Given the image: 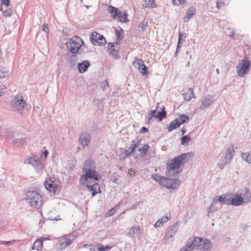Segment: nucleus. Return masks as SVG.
Wrapping results in <instances>:
<instances>
[{"mask_svg": "<svg viewBox=\"0 0 251 251\" xmlns=\"http://www.w3.org/2000/svg\"><path fill=\"white\" fill-rule=\"evenodd\" d=\"M82 171L84 180L82 178L80 179L82 185L85 184V182L89 183L91 181H98L100 178V174L96 171V163L91 160H88L84 162Z\"/></svg>", "mask_w": 251, "mask_h": 251, "instance_id": "obj_1", "label": "nucleus"}, {"mask_svg": "<svg viewBox=\"0 0 251 251\" xmlns=\"http://www.w3.org/2000/svg\"><path fill=\"white\" fill-rule=\"evenodd\" d=\"M191 156V153L187 152L174 158L172 162L167 166V175L169 176H177L180 173L178 170L180 167L186 163Z\"/></svg>", "mask_w": 251, "mask_h": 251, "instance_id": "obj_2", "label": "nucleus"}, {"mask_svg": "<svg viewBox=\"0 0 251 251\" xmlns=\"http://www.w3.org/2000/svg\"><path fill=\"white\" fill-rule=\"evenodd\" d=\"M211 247L212 244L208 239H202L198 237H194L193 239H190L186 244V247L188 249L196 248L202 251H208L211 249Z\"/></svg>", "mask_w": 251, "mask_h": 251, "instance_id": "obj_3", "label": "nucleus"}, {"mask_svg": "<svg viewBox=\"0 0 251 251\" xmlns=\"http://www.w3.org/2000/svg\"><path fill=\"white\" fill-rule=\"evenodd\" d=\"M25 200L34 208H40L43 203L42 197L35 191H28L25 194Z\"/></svg>", "mask_w": 251, "mask_h": 251, "instance_id": "obj_4", "label": "nucleus"}, {"mask_svg": "<svg viewBox=\"0 0 251 251\" xmlns=\"http://www.w3.org/2000/svg\"><path fill=\"white\" fill-rule=\"evenodd\" d=\"M82 45H84L82 40L76 36L69 39L67 44L68 49L73 54L80 53V52L83 50Z\"/></svg>", "mask_w": 251, "mask_h": 251, "instance_id": "obj_5", "label": "nucleus"}, {"mask_svg": "<svg viewBox=\"0 0 251 251\" xmlns=\"http://www.w3.org/2000/svg\"><path fill=\"white\" fill-rule=\"evenodd\" d=\"M251 66V64L249 60L246 59L242 60L236 67L238 75L240 77L244 76L250 70Z\"/></svg>", "mask_w": 251, "mask_h": 251, "instance_id": "obj_6", "label": "nucleus"}, {"mask_svg": "<svg viewBox=\"0 0 251 251\" xmlns=\"http://www.w3.org/2000/svg\"><path fill=\"white\" fill-rule=\"evenodd\" d=\"M90 41L92 44L95 46L103 45L106 43V40L104 36L97 32L92 33L90 37Z\"/></svg>", "mask_w": 251, "mask_h": 251, "instance_id": "obj_7", "label": "nucleus"}, {"mask_svg": "<svg viewBox=\"0 0 251 251\" xmlns=\"http://www.w3.org/2000/svg\"><path fill=\"white\" fill-rule=\"evenodd\" d=\"M214 97L210 95H206L202 97L200 101L201 104L199 108L202 111H205L214 101Z\"/></svg>", "mask_w": 251, "mask_h": 251, "instance_id": "obj_8", "label": "nucleus"}, {"mask_svg": "<svg viewBox=\"0 0 251 251\" xmlns=\"http://www.w3.org/2000/svg\"><path fill=\"white\" fill-rule=\"evenodd\" d=\"M180 181L177 178H169L165 177L162 186L168 189H176L179 186Z\"/></svg>", "mask_w": 251, "mask_h": 251, "instance_id": "obj_9", "label": "nucleus"}, {"mask_svg": "<svg viewBox=\"0 0 251 251\" xmlns=\"http://www.w3.org/2000/svg\"><path fill=\"white\" fill-rule=\"evenodd\" d=\"M12 105L18 110L24 109L25 102L23 96H16L11 102Z\"/></svg>", "mask_w": 251, "mask_h": 251, "instance_id": "obj_10", "label": "nucleus"}, {"mask_svg": "<svg viewBox=\"0 0 251 251\" xmlns=\"http://www.w3.org/2000/svg\"><path fill=\"white\" fill-rule=\"evenodd\" d=\"M132 64L135 67L138 68L139 71L143 75L148 74L147 67L144 64V61L142 59L135 58Z\"/></svg>", "mask_w": 251, "mask_h": 251, "instance_id": "obj_11", "label": "nucleus"}, {"mask_svg": "<svg viewBox=\"0 0 251 251\" xmlns=\"http://www.w3.org/2000/svg\"><path fill=\"white\" fill-rule=\"evenodd\" d=\"M25 163H27L32 165V166L36 169L37 172L41 171L43 169V164L41 161L39 160L34 157L33 158L30 157L25 161Z\"/></svg>", "mask_w": 251, "mask_h": 251, "instance_id": "obj_12", "label": "nucleus"}, {"mask_svg": "<svg viewBox=\"0 0 251 251\" xmlns=\"http://www.w3.org/2000/svg\"><path fill=\"white\" fill-rule=\"evenodd\" d=\"M91 140L90 134L87 132H83L79 135L78 142L83 148H85L89 145Z\"/></svg>", "mask_w": 251, "mask_h": 251, "instance_id": "obj_13", "label": "nucleus"}, {"mask_svg": "<svg viewBox=\"0 0 251 251\" xmlns=\"http://www.w3.org/2000/svg\"><path fill=\"white\" fill-rule=\"evenodd\" d=\"M54 178H47L45 182L46 189L50 193H55L57 185L54 183Z\"/></svg>", "mask_w": 251, "mask_h": 251, "instance_id": "obj_14", "label": "nucleus"}, {"mask_svg": "<svg viewBox=\"0 0 251 251\" xmlns=\"http://www.w3.org/2000/svg\"><path fill=\"white\" fill-rule=\"evenodd\" d=\"M72 243V240L69 238L68 236L66 235L64 237H61L58 240L59 248L61 250H64L71 245Z\"/></svg>", "mask_w": 251, "mask_h": 251, "instance_id": "obj_15", "label": "nucleus"}, {"mask_svg": "<svg viewBox=\"0 0 251 251\" xmlns=\"http://www.w3.org/2000/svg\"><path fill=\"white\" fill-rule=\"evenodd\" d=\"M93 184H90L89 182L87 184L86 186L88 190L91 193L92 196H95L97 194L100 193L101 190L99 184L96 181H93Z\"/></svg>", "mask_w": 251, "mask_h": 251, "instance_id": "obj_16", "label": "nucleus"}, {"mask_svg": "<svg viewBox=\"0 0 251 251\" xmlns=\"http://www.w3.org/2000/svg\"><path fill=\"white\" fill-rule=\"evenodd\" d=\"M119 44L115 45L114 43H109L108 44V49L111 55L114 57L116 59H118L119 55L118 54V52L120 49L118 46Z\"/></svg>", "mask_w": 251, "mask_h": 251, "instance_id": "obj_17", "label": "nucleus"}, {"mask_svg": "<svg viewBox=\"0 0 251 251\" xmlns=\"http://www.w3.org/2000/svg\"><path fill=\"white\" fill-rule=\"evenodd\" d=\"M234 152L233 146L231 145L227 149L226 151L223 158L226 161V163H229L233 158Z\"/></svg>", "mask_w": 251, "mask_h": 251, "instance_id": "obj_18", "label": "nucleus"}, {"mask_svg": "<svg viewBox=\"0 0 251 251\" xmlns=\"http://www.w3.org/2000/svg\"><path fill=\"white\" fill-rule=\"evenodd\" d=\"M244 202L243 198L239 195H234L231 198V205L234 206L241 205Z\"/></svg>", "mask_w": 251, "mask_h": 251, "instance_id": "obj_19", "label": "nucleus"}, {"mask_svg": "<svg viewBox=\"0 0 251 251\" xmlns=\"http://www.w3.org/2000/svg\"><path fill=\"white\" fill-rule=\"evenodd\" d=\"M90 65V64L88 60H84L82 62L78 63L77 68L79 72L80 73H83L85 72Z\"/></svg>", "mask_w": 251, "mask_h": 251, "instance_id": "obj_20", "label": "nucleus"}, {"mask_svg": "<svg viewBox=\"0 0 251 251\" xmlns=\"http://www.w3.org/2000/svg\"><path fill=\"white\" fill-rule=\"evenodd\" d=\"M128 234L132 237L139 238L140 236V227L133 226L129 229Z\"/></svg>", "mask_w": 251, "mask_h": 251, "instance_id": "obj_21", "label": "nucleus"}, {"mask_svg": "<svg viewBox=\"0 0 251 251\" xmlns=\"http://www.w3.org/2000/svg\"><path fill=\"white\" fill-rule=\"evenodd\" d=\"M108 11L114 19H117L118 15H120L121 11L118 8L111 5L108 7Z\"/></svg>", "mask_w": 251, "mask_h": 251, "instance_id": "obj_22", "label": "nucleus"}, {"mask_svg": "<svg viewBox=\"0 0 251 251\" xmlns=\"http://www.w3.org/2000/svg\"><path fill=\"white\" fill-rule=\"evenodd\" d=\"M196 13V8L192 6L190 7L185 15L184 17V22H187L190 19V18L195 14Z\"/></svg>", "mask_w": 251, "mask_h": 251, "instance_id": "obj_23", "label": "nucleus"}, {"mask_svg": "<svg viewBox=\"0 0 251 251\" xmlns=\"http://www.w3.org/2000/svg\"><path fill=\"white\" fill-rule=\"evenodd\" d=\"M183 96L184 100L186 101H190L192 98H196L194 90L192 88H189L186 92L183 94Z\"/></svg>", "mask_w": 251, "mask_h": 251, "instance_id": "obj_24", "label": "nucleus"}, {"mask_svg": "<svg viewBox=\"0 0 251 251\" xmlns=\"http://www.w3.org/2000/svg\"><path fill=\"white\" fill-rule=\"evenodd\" d=\"M180 126V124H178L177 120H174L172 121L169 125H167V128L169 132H171L173 130L177 128Z\"/></svg>", "mask_w": 251, "mask_h": 251, "instance_id": "obj_25", "label": "nucleus"}, {"mask_svg": "<svg viewBox=\"0 0 251 251\" xmlns=\"http://www.w3.org/2000/svg\"><path fill=\"white\" fill-rule=\"evenodd\" d=\"M166 116L167 113L165 110V107L163 106L161 108V110L157 112L156 116V119H157L159 122H161L166 117Z\"/></svg>", "mask_w": 251, "mask_h": 251, "instance_id": "obj_26", "label": "nucleus"}, {"mask_svg": "<svg viewBox=\"0 0 251 251\" xmlns=\"http://www.w3.org/2000/svg\"><path fill=\"white\" fill-rule=\"evenodd\" d=\"M175 120H177L178 124L180 126L187 122L189 121V117L187 115L185 114H180L178 117Z\"/></svg>", "mask_w": 251, "mask_h": 251, "instance_id": "obj_27", "label": "nucleus"}, {"mask_svg": "<svg viewBox=\"0 0 251 251\" xmlns=\"http://www.w3.org/2000/svg\"><path fill=\"white\" fill-rule=\"evenodd\" d=\"M127 14L126 11L122 13L120 12V15H118L117 19L118 22H123V23H127L128 22L127 20Z\"/></svg>", "mask_w": 251, "mask_h": 251, "instance_id": "obj_28", "label": "nucleus"}, {"mask_svg": "<svg viewBox=\"0 0 251 251\" xmlns=\"http://www.w3.org/2000/svg\"><path fill=\"white\" fill-rule=\"evenodd\" d=\"M143 6L145 7H148L150 6L152 8L156 7L154 0H145L144 3H143Z\"/></svg>", "mask_w": 251, "mask_h": 251, "instance_id": "obj_29", "label": "nucleus"}, {"mask_svg": "<svg viewBox=\"0 0 251 251\" xmlns=\"http://www.w3.org/2000/svg\"><path fill=\"white\" fill-rule=\"evenodd\" d=\"M242 158L249 164H251V155L249 153L243 152L241 153Z\"/></svg>", "mask_w": 251, "mask_h": 251, "instance_id": "obj_30", "label": "nucleus"}, {"mask_svg": "<svg viewBox=\"0 0 251 251\" xmlns=\"http://www.w3.org/2000/svg\"><path fill=\"white\" fill-rule=\"evenodd\" d=\"M216 201L215 200H214L212 202V203H211V204L210 205V206L208 208V216H209L210 214L211 213H213V212H216L218 208L215 205V203H216Z\"/></svg>", "mask_w": 251, "mask_h": 251, "instance_id": "obj_31", "label": "nucleus"}, {"mask_svg": "<svg viewBox=\"0 0 251 251\" xmlns=\"http://www.w3.org/2000/svg\"><path fill=\"white\" fill-rule=\"evenodd\" d=\"M25 143V140L23 138L15 139L13 141V144L17 147H21L23 146Z\"/></svg>", "mask_w": 251, "mask_h": 251, "instance_id": "obj_32", "label": "nucleus"}, {"mask_svg": "<svg viewBox=\"0 0 251 251\" xmlns=\"http://www.w3.org/2000/svg\"><path fill=\"white\" fill-rule=\"evenodd\" d=\"M191 140V137L189 136H183L181 138V144L183 146L187 145Z\"/></svg>", "mask_w": 251, "mask_h": 251, "instance_id": "obj_33", "label": "nucleus"}, {"mask_svg": "<svg viewBox=\"0 0 251 251\" xmlns=\"http://www.w3.org/2000/svg\"><path fill=\"white\" fill-rule=\"evenodd\" d=\"M121 32H123V30L121 28H120V29H116V36L117 37L116 44H119V43L123 39V37L121 35Z\"/></svg>", "mask_w": 251, "mask_h": 251, "instance_id": "obj_34", "label": "nucleus"}, {"mask_svg": "<svg viewBox=\"0 0 251 251\" xmlns=\"http://www.w3.org/2000/svg\"><path fill=\"white\" fill-rule=\"evenodd\" d=\"M165 177L159 176L156 174H153L152 176V178L156 182H158L160 185H162V182H163Z\"/></svg>", "mask_w": 251, "mask_h": 251, "instance_id": "obj_35", "label": "nucleus"}, {"mask_svg": "<svg viewBox=\"0 0 251 251\" xmlns=\"http://www.w3.org/2000/svg\"><path fill=\"white\" fill-rule=\"evenodd\" d=\"M150 146L148 144H145L143 147L138 149L139 151L142 155H146L149 151Z\"/></svg>", "mask_w": 251, "mask_h": 251, "instance_id": "obj_36", "label": "nucleus"}, {"mask_svg": "<svg viewBox=\"0 0 251 251\" xmlns=\"http://www.w3.org/2000/svg\"><path fill=\"white\" fill-rule=\"evenodd\" d=\"M42 245V242L41 241L37 240L34 243L32 249L39 251L41 248Z\"/></svg>", "mask_w": 251, "mask_h": 251, "instance_id": "obj_37", "label": "nucleus"}, {"mask_svg": "<svg viewBox=\"0 0 251 251\" xmlns=\"http://www.w3.org/2000/svg\"><path fill=\"white\" fill-rule=\"evenodd\" d=\"M174 235L175 234H174L172 231H171L169 230L165 234V237L164 238V241L166 243L168 242V240L170 238H172Z\"/></svg>", "mask_w": 251, "mask_h": 251, "instance_id": "obj_38", "label": "nucleus"}, {"mask_svg": "<svg viewBox=\"0 0 251 251\" xmlns=\"http://www.w3.org/2000/svg\"><path fill=\"white\" fill-rule=\"evenodd\" d=\"M9 72L6 71L3 68L0 67V77L5 78L8 75Z\"/></svg>", "mask_w": 251, "mask_h": 251, "instance_id": "obj_39", "label": "nucleus"}, {"mask_svg": "<svg viewBox=\"0 0 251 251\" xmlns=\"http://www.w3.org/2000/svg\"><path fill=\"white\" fill-rule=\"evenodd\" d=\"M228 163H226V160H224V159L222 158L220 162L218 163V166L220 168V169L222 170Z\"/></svg>", "mask_w": 251, "mask_h": 251, "instance_id": "obj_40", "label": "nucleus"}, {"mask_svg": "<svg viewBox=\"0 0 251 251\" xmlns=\"http://www.w3.org/2000/svg\"><path fill=\"white\" fill-rule=\"evenodd\" d=\"M148 26V21L144 20L142 23L140 24L139 27L142 28L143 31H145Z\"/></svg>", "mask_w": 251, "mask_h": 251, "instance_id": "obj_41", "label": "nucleus"}, {"mask_svg": "<svg viewBox=\"0 0 251 251\" xmlns=\"http://www.w3.org/2000/svg\"><path fill=\"white\" fill-rule=\"evenodd\" d=\"M178 230V226H177V223L176 222V224L173 225L172 226H171L170 229L169 230L171 231H172V232L174 234H176V232H177Z\"/></svg>", "mask_w": 251, "mask_h": 251, "instance_id": "obj_42", "label": "nucleus"}, {"mask_svg": "<svg viewBox=\"0 0 251 251\" xmlns=\"http://www.w3.org/2000/svg\"><path fill=\"white\" fill-rule=\"evenodd\" d=\"M122 201H120L118 205H116L115 206V208H112V209H111L109 211H108V214L109 215V216H112V215H113L116 211V207H118V206L122 204Z\"/></svg>", "mask_w": 251, "mask_h": 251, "instance_id": "obj_43", "label": "nucleus"}, {"mask_svg": "<svg viewBox=\"0 0 251 251\" xmlns=\"http://www.w3.org/2000/svg\"><path fill=\"white\" fill-rule=\"evenodd\" d=\"M186 36L182 34L181 32H179L178 34V42L179 43H182L185 41Z\"/></svg>", "mask_w": 251, "mask_h": 251, "instance_id": "obj_44", "label": "nucleus"}, {"mask_svg": "<svg viewBox=\"0 0 251 251\" xmlns=\"http://www.w3.org/2000/svg\"><path fill=\"white\" fill-rule=\"evenodd\" d=\"M100 87L102 90L105 89L106 88L108 87V82L106 80L100 83Z\"/></svg>", "mask_w": 251, "mask_h": 251, "instance_id": "obj_45", "label": "nucleus"}, {"mask_svg": "<svg viewBox=\"0 0 251 251\" xmlns=\"http://www.w3.org/2000/svg\"><path fill=\"white\" fill-rule=\"evenodd\" d=\"M225 197L226 196H224V195L221 196L220 197H219V198L218 199L215 200L216 201V202H217V201H219L220 203L224 204L225 201Z\"/></svg>", "mask_w": 251, "mask_h": 251, "instance_id": "obj_46", "label": "nucleus"}, {"mask_svg": "<svg viewBox=\"0 0 251 251\" xmlns=\"http://www.w3.org/2000/svg\"><path fill=\"white\" fill-rule=\"evenodd\" d=\"M184 0H172L173 4L175 5H179L180 4L184 3Z\"/></svg>", "mask_w": 251, "mask_h": 251, "instance_id": "obj_47", "label": "nucleus"}, {"mask_svg": "<svg viewBox=\"0 0 251 251\" xmlns=\"http://www.w3.org/2000/svg\"><path fill=\"white\" fill-rule=\"evenodd\" d=\"M169 218L167 216H163L159 219H158L159 222L161 223L162 224L167 222L169 220Z\"/></svg>", "mask_w": 251, "mask_h": 251, "instance_id": "obj_48", "label": "nucleus"}, {"mask_svg": "<svg viewBox=\"0 0 251 251\" xmlns=\"http://www.w3.org/2000/svg\"><path fill=\"white\" fill-rule=\"evenodd\" d=\"M244 197H246L247 199L251 198V194L249 191V190L248 189H246L245 192L243 194Z\"/></svg>", "mask_w": 251, "mask_h": 251, "instance_id": "obj_49", "label": "nucleus"}, {"mask_svg": "<svg viewBox=\"0 0 251 251\" xmlns=\"http://www.w3.org/2000/svg\"><path fill=\"white\" fill-rule=\"evenodd\" d=\"M224 204H231V198L226 196L225 201Z\"/></svg>", "mask_w": 251, "mask_h": 251, "instance_id": "obj_50", "label": "nucleus"}, {"mask_svg": "<svg viewBox=\"0 0 251 251\" xmlns=\"http://www.w3.org/2000/svg\"><path fill=\"white\" fill-rule=\"evenodd\" d=\"M42 30L47 33H49V29L48 28V25L47 24H44L42 26Z\"/></svg>", "mask_w": 251, "mask_h": 251, "instance_id": "obj_51", "label": "nucleus"}, {"mask_svg": "<svg viewBox=\"0 0 251 251\" xmlns=\"http://www.w3.org/2000/svg\"><path fill=\"white\" fill-rule=\"evenodd\" d=\"M120 150L122 151L121 153H120L119 154V155L120 158V159H126L127 157L126 155V154H125L124 152L123 151V149H120Z\"/></svg>", "mask_w": 251, "mask_h": 251, "instance_id": "obj_52", "label": "nucleus"}, {"mask_svg": "<svg viewBox=\"0 0 251 251\" xmlns=\"http://www.w3.org/2000/svg\"><path fill=\"white\" fill-rule=\"evenodd\" d=\"M6 87L4 85L0 86V97L4 93Z\"/></svg>", "mask_w": 251, "mask_h": 251, "instance_id": "obj_53", "label": "nucleus"}, {"mask_svg": "<svg viewBox=\"0 0 251 251\" xmlns=\"http://www.w3.org/2000/svg\"><path fill=\"white\" fill-rule=\"evenodd\" d=\"M157 109L155 110H151L150 113L148 114V116H151V117L154 116V114L157 113L156 112Z\"/></svg>", "mask_w": 251, "mask_h": 251, "instance_id": "obj_54", "label": "nucleus"}, {"mask_svg": "<svg viewBox=\"0 0 251 251\" xmlns=\"http://www.w3.org/2000/svg\"><path fill=\"white\" fill-rule=\"evenodd\" d=\"M15 242V240H13V241H3L2 242L6 246H9Z\"/></svg>", "mask_w": 251, "mask_h": 251, "instance_id": "obj_55", "label": "nucleus"}, {"mask_svg": "<svg viewBox=\"0 0 251 251\" xmlns=\"http://www.w3.org/2000/svg\"><path fill=\"white\" fill-rule=\"evenodd\" d=\"M98 250L100 251H105L104 247L100 244L98 245Z\"/></svg>", "mask_w": 251, "mask_h": 251, "instance_id": "obj_56", "label": "nucleus"}, {"mask_svg": "<svg viewBox=\"0 0 251 251\" xmlns=\"http://www.w3.org/2000/svg\"><path fill=\"white\" fill-rule=\"evenodd\" d=\"M1 3L5 5L6 6H8L9 4V0H1Z\"/></svg>", "mask_w": 251, "mask_h": 251, "instance_id": "obj_57", "label": "nucleus"}, {"mask_svg": "<svg viewBox=\"0 0 251 251\" xmlns=\"http://www.w3.org/2000/svg\"><path fill=\"white\" fill-rule=\"evenodd\" d=\"M152 118L153 117H151V116H148V117L147 116L146 118V124H149Z\"/></svg>", "mask_w": 251, "mask_h": 251, "instance_id": "obj_58", "label": "nucleus"}, {"mask_svg": "<svg viewBox=\"0 0 251 251\" xmlns=\"http://www.w3.org/2000/svg\"><path fill=\"white\" fill-rule=\"evenodd\" d=\"M123 151L124 152L125 154L127 157L128 156L131 155V152L129 151V150H125V151L123 150Z\"/></svg>", "mask_w": 251, "mask_h": 251, "instance_id": "obj_59", "label": "nucleus"}, {"mask_svg": "<svg viewBox=\"0 0 251 251\" xmlns=\"http://www.w3.org/2000/svg\"><path fill=\"white\" fill-rule=\"evenodd\" d=\"M148 130H148V128H147V127H144H144H143L141 128V131H140V132H141V133H146V132H148Z\"/></svg>", "mask_w": 251, "mask_h": 251, "instance_id": "obj_60", "label": "nucleus"}, {"mask_svg": "<svg viewBox=\"0 0 251 251\" xmlns=\"http://www.w3.org/2000/svg\"><path fill=\"white\" fill-rule=\"evenodd\" d=\"M129 149H131V151H130V152H131V154L132 153H133L135 152L136 146H132L131 145L130 146V147L129 148Z\"/></svg>", "mask_w": 251, "mask_h": 251, "instance_id": "obj_61", "label": "nucleus"}, {"mask_svg": "<svg viewBox=\"0 0 251 251\" xmlns=\"http://www.w3.org/2000/svg\"><path fill=\"white\" fill-rule=\"evenodd\" d=\"M162 224L161 223H160L159 222V220H158V221L155 223V224H154V226L155 227H158L160 226V225H161Z\"/></svg>", "mask_w": 251, "mask_h": 251, "instance_id": "obj_62", "label": "nucleus"}, {"mask_svg": "<svg viewBox=\"0 0 251 251\" xmlns=\"http://www.w3.org/2000/svg\"><path fill=\"white\" fill-rule=\"evenodd\" d=\"M43 155H45V158L47 157L48 154V151L47 150H46L45 151H44L43 152Z\"/></svg>", "mask_w": 251, "mask_h": 251, "instance_id": "obj_63", "label": "nucleus"}, {"mask_svg": "<svg viewBox=\"0 0 251 251\" xmlns=\"http://www.w3.org/2000/svg\"><path fill=\"white\" fill-rule=\"evenodd\" d=\"M3 13H4V15L6 16L10 15V12H7V11H5L4 12H3Z\"/></svg>", "mask_w": 251, "mask_h": 251, "instance_id": "obj_64", "label": "nucleus"}]
</instances>
